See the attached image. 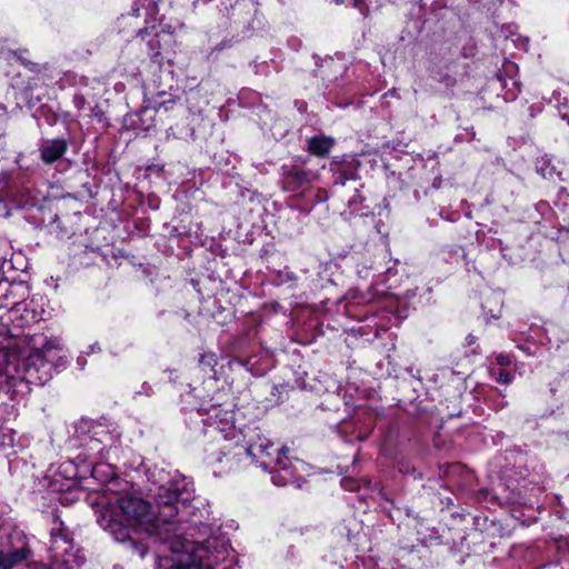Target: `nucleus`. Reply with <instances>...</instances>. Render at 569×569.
Masks as SVG:
<instances>
[{
    "instance_id": "f257e3e1",
    "label": "nucleus",
    "mask_w": 569,
    "mask_h": 569,
    "mask_svg": "<svg viewBox=\"0 0 569 569\" xmlns=\"http://www.w3.org/2000/svg\"><path fill=\"white\" fill-rule=\"evenodd\" d=\"M190 482L184 478L174 480L168 486H161L154 497L158 515H154L150 505L142 498L122 496L117 505L106 509L98 518L99 526L108 531L116 541H134V535L148 536L168 535L172 529L162 526H172L180 513V506L193 498Z\"/></svg>"
},
{
    "instance_id": "f03ea898",
    "label": "nucleus",
    "mask_w": 569,
    "mask_h": 569,
    "mask_svg": "<svg viewBox=\"0 0 569 569\" xmlns=\"http://www.w3.org/2000/svg\"><path fill=\"white\" fill-rule=\"evenodd\" d=\"M57 339L39 335L0 346V392L13 399L29 392L30 386H41L50 379L51 353L60 350Z\"/></svg>"
},
{
    "instance_id": "7ed1b4c3",
    "label": "nucleus",
    "mask_w": 569,
    "mask_h": 569,
    "mask_svg": "<svg viewBox=\"0 0 569 569\" xmlns=\"http://www.w3.org/2000/svg\"><path fill=\"white\" fill-rule=\"evenodd\" d=\"M169 543L170 555L159 557L158 569H212L224 559L227 548L218 538L204 542L191 541L181 536H162Z\"/></svg>"
},
{
    "instance_id": "20e7f679",
    "label": "nucleus",
    "mask_w": 569,
    "mask_h": 569,
    "mask_svg": "<svg viewBox=\"0 0 569 569\" xmlns=\"http://www.w3.org/2000/svg\"><path fill=\"white\" fill-rule=\"evenodd\" d=\"M246 452L259 466L272 473L277 486H301L306 466L302 461L291 460L283 449L273 448L271 441L258 432L250 436Z\"/></svg>"
},
{
    "instance_id": "39448f33",
    "label": "nucleus",
    "mask_w": 569,
    "mask_h": 569,
    "mask_svg": "<svg viewBox=\"0 0 569 569\" xmlns=\"http://www.w3.org/2000/svg\"><path fill=\"white\" fill-rule=\"evenodd\" d=\"M204 435L211 439L214 447L219 450V455H217L213 448L209 449L208 460L212 463L221 462L220 455L229 453L243 439L242 432L234 427L232 412L220 408L212 409Z\"/></svg>"
},
{
    "instance_id": "423d86ee",
    "label": "nucleus",
    "mask_w": 569,
    "mask_h": 569,
    "mask_svg": "<svg viewBox=\"0 0 569 569\" xmlns=\"http://www.w3.org/2000/svg\"><path fill=\"white\" fill-rule=\"evenodd\" d=\"M68 149V141L61 138L44 140L39 149L44 163H53L61 159Z\"/></svg>"
},
{
    "instance_id": "0eeeda50",
    "label": "nucleus",
    "mask_w": 569,
    "mask_h": 569,
    "mask_svg": "<svg viewBox=\"0 0 569 569\" xmlns=\"http://www.w3.org/2000/svg\"><path fill=\"white\" fill-rule=\"evenodd\" d=\"M29 555L30 550L24 547L9 553L0 551V569H11L18 563L24 561Z\"/></svg>"
},
{
    "instance_id": "6e6552de",
    "label": "nucleus",
    "mask_w": 569,
    "mask_h": 569,
    "mask_svg": "<svg viewBox=\"0 0 569 569\" xmlns=\"http://www.w3.org/2000/svg\"><path fill=\"white\" fill-rule=\"evenodd\" d=\"M333 146V140L327 137H313L309 140V151L318 157H325Z\"/></svg>"
},
{
    "instance_id": "1a4fd4ad",
    "label": "nucleus",
    "mask_w": 569,
    "mask_h": 569,
    "mask_svg": "<svg viewBox=\"0 0 569 569\" xmlns=\"http://www.w3.org/2000/svg\"><path fill=\"white\" fill-rule=\"evenodd\" d=\"M16 443V432L8 428H0V447L12 448Z\"/></svg>"
},
{
    "instance_id": "9d476101",
    "label": "nucleus",
    "mask_w": 569,
    "mask_h": 569,
    "mask_svg": "<svg viewBox=\"0 0 569 569\" xmlns=\"http://www.w3.org/2000/svg\"><path fill=\"white\" fill-rule=\"evenodd\" d=\"M497 381L501 383H509L511 381V375L507 371H500Z\"/></svg>"
},
{
    "instance_id": "9b49d317",
    "label": "nucleus",
    "mask_w": 569,
    "mask_h": 569,
    "mask_svg": "<svg viewBox=\"0 0 569 569\" xmlns=\"http://www.w3.org/2000/svg\"><path fill=\"white\" fill-rule=\"evenodd\" d=\"M73 101H74L76 107L79 110L83 109L86 100H84V98L82 96H76Z\"/></svg>"
},
{
    "instance_id": "f8f14e48",
    "label": "nucleus",
    "mask_w": 569,
    "mask_h": 569,
    "mask_svg": "<svg viewBox=\"0 0 569 569\" xmlns=\"http://www.w3.org/2000/svg\"><path fill=\"white\" fill-rule=\"evenodd\" d=\"M497 361H498V363H499V365H501V366H507V365H509V363H510V359H509V357H508V356H505V355H499V356L497 357Z\"/></svg>"
},
{
    "instance_id": "ddd939ff",
    "label": "nucleus",
    "mask_w": 569,
    "mask_h": 569,
    "mask_svg": "<svg viewBox=\"0 0 569 569\" xmlns=\"http://www.w3.org/2000/svg\"><path fill=\"white\" fill-rule=\"evenodd\" d=\"M360 2H362V0H355V6L358 7Z\"/></svg>"
},
{
    "instance_id": "4468645a",
    "label": "nucleus",
    "mask_w": 569,
    "mask_h": 569,
    "mask_svg": "<svg viewBox=\"0 0 569 569\" xmlns=\"http://www.w3.org/2000/svg\"><path fill=\"white\" fill-rule=\"evenodd\" d=\"M517 92H518V89L516 90V92L511 93V98L516 97Z\"/></svg>"
},
{
    "instance_id": "2eb2a0df",
    "label": "nucleus",
    "mask_w": 569,
    "mask_h": 569,
    "mask_svg": "<svg viewBox=\"0 0 569 569\" xmlns=\"http://www.w3.org/2000/svg\"><path fill=\"white\" fill-rule=\"evenodd\" d=\"M335 1H336L337 3H341V2H342V0H335Z\"/></svg>"
}]
</instances>
